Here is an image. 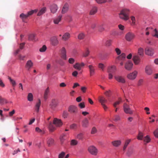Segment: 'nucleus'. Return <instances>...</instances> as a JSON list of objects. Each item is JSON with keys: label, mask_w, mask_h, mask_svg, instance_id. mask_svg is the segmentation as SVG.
I'll list each match as a JSON object with an SVG mask.
<instances>
[{"label": "nucleus", "mask_w": 158, "mask_h": 158, "mask_svg": "<svg viewBox=\"0 0 158 158\" xmlns=\"http://www.w3.org/2000/svg\"><path fill=\"white\" fill-rule=\"evenodd\" d=\"M137 74V71L135 70L133 72L128 74L127 75V77L129 80H133L136 78Z\"/></svg>", "instance_id": "nucleus-6"}, {"label": "nucleus", "mask_w": 158, "mask_h": 158, "mask_svg": "<svg viewBox=\"0 0 158 158\" xmlns=\"http://www.w3.org/2000/svg\"><path fill=\"white\" fill-rule=\"evenodd\" d=\"M122 101V98H118V101H116L113 104L114 107L116 108L117 105H118Z\"/></svg>", "instance_id": "nucleus-38"}, {"label": "nucleus", "mask_w": 158, "mask_h": 158, "mask_svg": "<svg viewBox=\"0 0 158 158\" xmlns=\"http://www.w3.org/2000/svg\"><path fill=\"white\" fill-rule=\"evenodd\" d=\"M111 143L114 147H118L121 145V142L120 140H115L112 141Z\"/></svg>", "instance_id": "nucleus-24"}, {"label": "nucleus", "mask_w": 158, "mask_h": 158, "mask_svg": "<svg viewBox=\"0 0 158 158\" xmlns=\"http://www.w3.org/2000/svg\"><path fill=\"white\" fill-rule=\"evenodd\" d=\"M70 37V34L68 32H66L62 36V39L64 41H66L69 40Z\"/></svg>", "instance_id": "nucleus-21"}, {"label": "nucleus", "mask_w": 158, "mask_h": 158, "mask_svg": "<svg viewBox=\"0 0 158 158\" xmlns=\"http://www.w3.org/2000/svg\"><path fill=\"white\" fill-rule=\"evenodd\" d=\"M73 68L78 70H81V68L80 65V63H77L73 65Z\"/></svg>", "instance_id": "nucleus-39"}, {"label": "nucleus", "mask_w": 158, "mask_h": 158, "mask_svg": "<svg viewBox=\"0 0 158 158\" xmlns=\"http://www.w3.org/2000/svg\"><path fill=\"white\" fill-rule=\"evenodd\" d=\"M88 150L89 152L92 155L96 156L98 154V149L94 146H90L88 148Z\"/></svg>", "instance_id": "nucleus-4"}, {"label": "nucleus", "mask_w": 158, "mask_h": 158, "mask_svg": "<svg viewBox=\"0 0 158 158\" xmlns=\"http://www.w3.org/2000/svg\"><path fill=\"white\" fill-rule=\"evenodd\" d=\"M145 54L149 56H152L154 53V50L151 48L147 47L145 50Z\"/></svg>", "instance_id": "nucleus-8"}, {"label": "nucleus", "mask_w": 158, "mask_h": 158, "mask_svg": "<svg viewBox=\"0 0 158 158\" xmlns=\"http://www.w3.org/2000/svg\"><path fill=\"white\" fill-rule=\"evenodd\" d=\"M145 72L148 75H150L152 73V70L151 67L149 65L147 66L145 69Z\"/></svg>", "instance_id": "nucleus-17"}, {"label": "nucleus", "mask_w": 158, "mask_h": 158, "mask_svg": "<svg viewBox=\"0 0 158 158\" xmlns=\"http://www.w3.org/2000/svg\"><path fill=\"white\" fill-rule=\"evenodd\" d=\"M131 139H128V140H126V141L125 142V143L124 145L123 148V150H125L128 144H129V143L131 142Z\"/></svg>", "instance_id": "nucleus-43"}, {"label": "nucleus", "mask_w": 158, "mask_h": 158, "mask_svg": "<svg viewBox=\"0 0 158 158\" xmlns=\"http://www.w3.org/2000/svg\"><path fill=\"white\" fill-rule=\"evenodd\" d=\"M133 63L132 61L130 60H128L126 61L124 64V68L127 71L131 70L133 67Z\"/></svg>", "instance_id": "nucleus-5"}, {"label": "nucleus", "mask_w": 158, "mask_h": 158, "mask_svg": "<svg viewBox=\"0 0 158 158\" xmlns=\"http://www.w3.org/2000/svg\"><path fill=\"white\" fill-rule=\"evenodd\" d=\"M79 106L81 109L85 107V106L84 102H82L80 103L78 105Z\"/></svg>", "instance_id": "nucleus-61"}, {"label": "nucleus", "mask_w": 158, "mask_h": 158, "mask_svg": "<svg viewBox=\"0 0 158 158\" xmlns=\"http://www.w3.org/2000/svg\"><path fill=\"white\" fill-rule=\"evenodd\" d=\"M51 44L53 46L57 45L59 43L58 38L56 36H53L50 39Z\"/></svg>", "instance_id": "nucleus-10"}, {"label": "nucleus", "mask_w": 158, "mask_h": 158, "mask_svg": "<svg viewBox=\"0 0 158 158\" xmlns=\"http://www.w3.org/2000/svg\"><path fill=\"white\" fill-rule=\"evenodd\" d=\"M89 53V51L88 48H87L85 51L83 53V56L86 57L87 56Z\"/></svg>", "instance_id": "nucleus-45"}, {"label": "nucleus", "mask_w": 158, "mask_h": 158, "mask_svg": "<svg viewBox=\"0 0 158 158\" xmlns=\"http://www.w3.org/2000/svg\"><path fill=\"white\" fill-rule=\"evenodd\" d=\"M61 57L64 60L67 59L66 51L65 48L64 47L63 48L61 49Z\"/></svg>", "instance_id": "nucleus-19"}, {"label": "nucleus", "mask_w": 158, "mask_h": 158, "mask_svg": "<svg viewBox=\"0 0 158 158\" xmlns=\"http://www.w3.org/2000/svg\"><path fill=\"white\" fill-rule=\"evenodd\" d=\"M77 141L75 139H72L71 142V145H75L77 144Z\"/></svg>", "instance_id": "nucleus-52"}, {"label": "nucleus", "mask_w": 158, "mask_h": 158, "mask_svg": "<svg viewBox=\"0 0 158 158\" xmlns=\"http://www.w3.org/2000/svg\"><path fill=\"white\" fill-rule=\"evenodd\" d=\"M48 127L49 131L51 132H53L56 130V127L51 122H50L48 126Z\"/></svg>", "instance_id": "nucleus-29"}, {"label": "nucleus", "mask_w": 158, "mask_h": 158, "mask_svg": "<svg viewBox=\"0 0 158 158\" xmlns=\"http://www.w3.org/2000/svg\"><path fill=\"white\" fill-rule=\"evenodd\" d=\"M49 92V88L48 87L45 90L44 94V98L45 100H46L48 98V95Z\"/></svg>", "instance_id": "nucleus-34"}, {"label": "nucleus", "mask_w": 158, "mask_h": 158, "mask_svg": "<svg viewBox=\"0 0 158 158\" xmlns=\"http://www.w3.org/2000/svg\"><path fill=\"white\" fill-rule=\"evenodd\" d=\"M123 110L126 114H132L134 112V110L131 109L129 105L126 103H124L123 104Z\"/></svg>", "instance_id": "nucleus-2"}, {"label": "nucleus", "mask_w": 158, "mask_h": 158, "mask_svg": "<svg viewBox=\"0 0 158 158\" xmlns=\"http://www.w3.org/2000/svg\"><path fill=\"white\" fill-rule=\"evenodd\" d=\"M126 57V54L124 53H122L117 57V59L119 61H123L125 59Z\"/></svg>", "instance_id": "nucleus-25"}, {"label": "nucleus", "mask_w": 158, "mask_h": 158, "mask_svg": "<svg viewBox=\"0 0 158 158\" xmlns=\"http://www.w3.org/2000/svg\"><path fill=\"white\" fill-rule=\"evenodd\" d=\"M62 15H59L57 17L53 19V23L55 24H57L61 21Z\"/></svg>", "instance_id": "nucleus-20"}, {"label": "nucleus", "mask_w": 158, "mask_h": 158, "mask_svg": "<svg viewBox=\"0 0 158 158\" xmlns=\"http://www.w3.org/2000/svg\"><path fill=\"white\" fill-rule=\"evenodd\" d=\"M40 105L41 101L40 99H39L38 101L36 103L35 106V110L37 112L39 111Z\"/></svg>", "instance_id": "nucleus-28"}, {"label": "nucleus", "mask_w": 158, "mask_h": 158, "mask_svg": "<svg viewBox=\"0 0 158 158\" xmlns=\"http://www.w3.org/2000/svg\"><path fill=\"white\" fill-rule=\"evenodd\" d=\"M53 124L56 127H60L62 125V123L61 120L55 118L53 121Z\"/></svg>", "instance_id": "nucleus-14"}, {"label": "nucleus", "mask_w": 158, "mask_h": 158, "mask_svg": "<svg viewBox=\"0 0 158 158\" xmlns=\"http://www.w3.org/2000/svg\"><path fill=\"white\" fill-rule=\"evenodd\" d=\"M98 100L102 105L104 104V103L107 102V100L105 98L102 96H100L99 97Z\"/></svg>", "instance_id": "nucleus-31"}, {"label": "nucleus", "mask_w": 158, "mask_h": 158, "mask_svg": "<svg viewBox=\"0 0 158 158\" xmlns=\"http://www.w3.org/2000/svg\"><path fill=\"white\" fill-rule=\"evenodd\" d=\"M143 135H144L142 132L139 131L137 136V139L139 140H142L143 138Z\"/></svg>", "instance_id": "nucleus-37"}, {"label": "nucleus", "mask_w": 158, "mask_h": 158, "mask_svg": "<svg viewBox=\"0 0 158 158\" xmlns=\"http://www.w3.org/2000/svg\"><path fill=\"white\" fill-rule=\"evenodd\" d=\"M115 51L117 55H119L121 53V51L118 48H116L115 49Z\"/></svg>", "instance_id": "nucleus-63"}, {"label": "nucleus", "mask_w": 158, "mask_h": 158, "mask_svg": "<svg viewBox=\"0 0 158 158\" xmlns=\"http://www.w3.org/2000/svg\"><path fill=\"white\" fill-rule=\"evenodd\" d=\"M8 78L9 80L10 83H11L12 86H15L16 85L15 81L14 80L12 79L11 77H8Z\"/></svg>", "instance_id": "nucleus-47"}, {"label": "nucleus", "mask_w": 158, "mask_h": 158, "mask_svg": "<svg viewBox=\"0 0 158 158\" xmlns=\"http://www.w3.org/2000/svg\"><path fill=\"white\" fill-rule=\"evenodd\" d=\"M65 155V153L64 152H61L58 156V158H63Z\"/></svg>", "instance_id": "nucleus-62"}, {"label": "nucleus", "mask_w": 158, "mask_h": 158, "mask_svg": "<svg viewBox=\"0 0 158 158\" xmlns=\"http://www.w3.org/2000/svg\"><path fill=\"white\" fill-rule=\"evenodd\" d=\"M7 103V101L5 98L0 97V103L2 105H3Z\"/></svg>", "instance_id": "nucleus-41"}, {"label": "nucleus", "mask_w": 158, "mask_h": 158, "mask_svg": "<svg viewBox=\"0 0 158 158\" xmlns=\"http://www.w3.org/2000/svg\"><path fill=\"white\" fill-rule=\"evenodd\" d=\"M129 10L124 9L122 10L119 14L120 18L123 19L127 20L129 19Z\"/></svg>", "instance_id": "nucleus-1"}, {"label": "nucleus", "mask_w": 158, "mask_h": 158, "mask_svg": "<svg viewBox=\"0 0 158 158\" xmlns=\"http://www.w3.org/2000/svg\"><path fill=\"white\" fill-rule=\"evenodd\" d=\"M138 53L140 56H143V49L142 48H140L138 50Z\"/></svg>", "instance_id": "nucleus-44"}, {"label": "nucleus", "mask_w": 158, "mask_h": 158, "mask_svg": "<svg viewBox=\"0 0 158 158\" xmlns=\"http://www.w3.org/2000/svg\"><path fill=\"white\" fill-rule=\"evenodd\" d=\"M112 41L111 40H109L106 41L105 43L106 45L107 46H109L111 44Z\"/></svg>", "instance_id": "nucleus-49"}, {"label": "nucleus", "mask_w": 158, "mask_h": 158, "mask_svg": "<svg viewBox=\"0 0 158 158\" xmlns=\"http://www.w3.org/2000/svg\"><path fill=\"white\" fill-rule=\"evenodd\" d=\"M116 70V67L114 65H113L108 68V73H114Z\"/></svg>", "instance_id": "nucleus-22"}, {"label": "nucleus", "mask_w": 158, "mask_h": 158, "mask_svg": "<svg viewBox=\"0 0 158 158\" xmlns=\"http://www.w3.org/2000/svg\"><path fill=\"white\" fill-rule=\"evenodd\" d=\"M65 136L66 134H63L60 137V140L61 141V143L62 144L63 143L64 140L65 139Z\"/></svg>", "instance_id": "nucleus-46"}, {"label": "nucleus", "mask_w": 158, "mask_h": 158, "mask_svg": "<svg viewBox=\"0 0 158 158\" xmlns=\"http://www.w3.org/2000/svg\"><path fill=\"white\" fill-rule=\"evenodd\" d=\"M77 128V124L73 123L70 126V128L73 129H76Z\"/></svg>", "instance_id": "nucleus-53"}, {"label": "nucleus", "mask_w": 158, "mask_h": 158, "mask_svg": "<svg viewBox=\"0 0 158 158\" xmlns=\"http://www.w3.org/2000/svg\"><path fill=\"white\" fill-rule=\"evenodd\" d=\"M131 20L132 21V25H135V17L133 16H132L131 17Z\"/></svg>", "instance_id": "nucleus-64"}, {"label": "nucleus", "mask_w": 158, "mask_h": 158, "mask_svg": "<svg viewBox=\"0 0 158 158\" xmlns=\"http://www.w3.org/2000/svg\"><path fill=\"white\" fill-rule=\"evenodd\" d=\"M114 121H116L120 120V117L119 115H115L114 117Z\"/></svg>", "instance_id": "nucleus-55"}, {"label": "nucleus", "mask_w": 158, "mask_h": 158, "mask_svg": "<svg viewBox=\"0 0 158 158\" xmlns=\"http://www.w3.org/2000/svg\"><path fill=\"white\" fill-rule=\"evenodd\" d=\"M85 36V35L84 33H81L78 35V38L79 40H81L84 39Z\"/></svg>", "instance_id": "nucleus-42"}, {"label": "nucleus", "mask_w": 158, "mask_h": 158, "mask_svg": "<svg viewBox=\"0 0 158 158\" xmlns=\"http://www.w3.org/2000/svg\"><path fill=\"white\" fill-rule=\"evenodd\" d=\"M38 10L37 9H36L34 10H32L29 11H28L27 12V15L28 17L32 15L33 14L36 13L37 12H38Z\"/></svg>", "instance_id": "nucleus-32"}, {"label": "nucleus", "mask_w": 158, "mask_h": 158, "mask_svg": "<svg viewBox=\"0 0 158 158\" xmlns=\"http://www.w3.org/2000/svg\"><path fill=\"white\" fill-rule=\"evenodd\" d=\"M69 9V5L68 3L66 2L64 5L62 9L61 13L64 14L68 12Z\"/></svg>", "instance_id": "nucleus-16"}, {"label": "nucleus", "mask_w": 158, "mask_h": 158, "mask_svg": "<svg viewBox=\"0 0 158 158\" xmlns=\"http://www.w3.org/2000/svg\"><path fill=\"white\" fill-rule=\"evenodd\" d=\"M83 135L82 133H80L77 136V138L80 140H81L83 138Z\"/></svg>", "instance_id": "nucleus-50"}, {"label": "nucleus", "mask_w": 158, "mask_h": 158, "mask_svg": "<svg viewBox=\"0 0 158 158\" xmlns=\"http://www.w3.org/2000/svg\"><path fill=\"white\" fill-rule=\"evenodd\" d=\"M90 76L93 75L95 73V66L93 65H89L88 66Z\"/></svg>", "instance_id": "nucleus-11"}, {"label": "nucleus", "mask_w": 158, "mask_h": 158, "mask_svg": "<svg viewBox=\"0 0 158 158\" xmlns=\"http://www.w3.org/2000/svg\"><path fill=\"white\" fill-rule=\"evenodd\" d=\"M19 17L23 22L26 23V19L28 18L27 14H25L23 13H22L20 15Z\"/></svg>", "instance_id": "nucleus-23"}, {"label": "nucleus", "mask_w": 158, "mask_h": 158, "mask_svg": "<svg viewBox=\"0 0 158 158\" xmlns=\"http://www.w3.org/2000/svg\"><path fill=\"white\" fill-rule=\"evenodd\" d=\"M132 59L135 64L136 65L138 64L141 61L140 57L139 56L136 55L133 56Z\"/></svg>", "instance_id": "nucleus-13"}, {"label": "nucleus", "mask_w": 158, "mask_h": 158, "mask_svg": "<svg viewBox=\"0 0 158 158\" xmlns=\"http://www.w3.org/2000/svg\"><path fill=\"white\" fill-rule=\"evenodd\" d=\"M47 49L45 45H44L43 47L40 48V51L41 52H45Z\"/></svg>", "instance_id": "nucleus-51"}, {"label": "nucleus", "mask_w": 158, "mask_h": 158, "mask_svg": "<svg viewBox=\"0 0 158 158\" xmlns=\"http://www.w3.org/2000/svg\"><path fill=\"white\" fill-rule=\"evenodd\" d=\"M35 35L34 34H31L28 36V40L30 41H35L36 40L35 38Z\"/></svg>", "instance_id": "nucleus-33"}, {"label": "nucleus", "mask_w": 158, "mask_h": 158, "mask_svg": "<svg viewBox=\"0 0 158 158\" xmlns=\"http://www.w3.org/2000/svg\"><path fill=\"white\" fill-rule=\"evenodd\" d=\"M114 78L119 82L124 83L126 82L124 78L122 76L119 75L115 76L114 77Z\"/></svg>", "instance_id": "nucleus-12"}, {"label": "nucleus", "mask_w": 158, "mask_h": 158, "mask_svg": "<svg viewBox=\"0 0 158 158\" xmlns=\"http://www.w3.org/2000/svg\"><path fill=\"white\" fill-rule=\"evenodd\" d=\"M58 104V101L57 99H52L49 102V107L52 110H54L57 106Z\"/></svg>", "instance_id": "nucleus-3"}, {"label": "nucleus", "mask_w": 158, "mask_h": 158, "mask_svg": "<svg viewBox=\"0 0 158 158\" xmlns=\"http://www.w3.org/2000/svg\"><path fill=\"white\" fill-rule=\"evenodd\" d=\"M33 66V63L31 60H28L26 63L25 65V68L27 70L29 71L30 68L32 67Z\"/></svg>", "instance_id": "nucleus-18"}, {"label": "nucleus", "mask_w": 158, "mask_h": 158, "mask_svg": "<svg viewBox=\"0 0 158 158\" xmlns=\"http://www.w3.org/2000/svg\"><path fill=\"white\" fill-rule=\"evenodd\" d=\"M143 140L145 142V144H146L150 142L151 139L149 135H147L143 138Z\"/></svg>", "instance_id": "nucleus-27"}, {"label": "nucleus", "mask_w": 158, "mask_h": 158, "mask_svg": "<svg viewBox=\"0 0 158 158\" xmlns=\"http://www.w3.org/2000/svg\"><path fill=\"white\" fill-rule=\"evenodd\" d=\"M69 115L68 113L66 111H64L63 113L62 116L64 118H67Z\"/></svg>", "instance_id": "nucleus-56"}, {"label": "nucleus", "mask_w": 158, "mask_h": 158, "mask_svg": "<svg viewBox=\"0 0 158 158\" xmlns=\"http://www.w3.org/2000/svg\"><path fill=\"white\" fill-rule=\"evenodd\" d=\"M97 11V8L96 6L93 7L90 11L89 14L93 15L95 14Z\"/></svg>", "instance_id": "nucleus-30"}, {"label": "nucleus", "mask_w": 158, "mask_h": 158, "mask_svg": "<svg viewBox=\"0 0 158 158\" xmlns=\"http://www.w3.org/2000/svg\"><path fill=\"white\" fill-rule=\"evenodd\" d=\"M58 8V7L57 5L55 4H52L50 6L51 11L53 14H54L56 12Z\"/></svg>", "instance_id": "nucleus-15"}, {"label": "nucleus", "mask_w": 158, "mask_h": 158, "mask_svg": "<svg viewBox=\"0 0 158 158\" xmlns=\"http://www.w3.org/2000/svg\"><path fill=\"white\" fill-rule=\"evenodd\" d=\"M98 67L99 68L101 69L102 70H103L104 68V65L103 64L100 63L98 64Z\"/></svg>", "instance_id": "nucleus-60"}, {"label": "nucleus", "mask_w": 158, "mask_h": 158, "mask_svg": "<svg viewBox=\"0 0 158 158\" xmlns=\"http://www.w3.org/2000/svg\"><path fill=\"white\" fill-rule=\"evenodd\" d=\"M98 31L100 32H102L104 30V28L103 27V25H100L98 27Z\"/></svg>", "instance_id": "nucleus-57"}, {"label": "nucleus", "mask_w": 158, "mask_h": 158, "mask_svg": "<svg viewBox=\"0 0 158 158\" xmlns=\"http://www.w3.org/2000/svg\"><path fill=\"white\" fill-rule=\"evenodd\" d=\"M27 100L30 102L32 101L33 100V95L31 93L28 94L27 96Z\"/></svg>", "instance_id": "nucleus-40"}, {"label": "nucleus", "mask_w": 158, "mask_h": 158, "mask_svg": "<svg viewBox=\"0 0 158 158\" xmlns=\"http://www.w3.org/2000/svg\"><path fill=\"white\" fill-rule=\"evenodd\" d=\"M46 11V8L45 7L42 8L38 12L37 15L38 16H40L45 13Z\"/></svg>", "instance_id": "nucleus-26"}, {"label": "nucleus", "mask_w": 158, "mask_h": 158, "mask_svg": "<svg viewBox=\"0 0 158 158\" xmlns=\"http://www.w3.org/2000/svg\"><path fill=\"white\" fill-rule=\"evenodd\" d=\"M89 121L87 118H85L82 121V126L85 127H86L88 126Z\"/></svg>", "instance_id": "nucleus-36"}, {"label": "nucleus", "mask_w": 158, "mask_h": 158, "mask_svg": "<svg viewBox=\"0 0 158 158\" xmlns=\"http://www.w3.org/2000/svg\"><path fill=\"white\" fill-rule=\"evenodd\" d=\"M35 131L38 132L40 133L41 134H44V131H42L38 127L35 128Z\"/></svg>", "instance_id": "nucleus-54"}, {"label": "nucleus", "mask_w": 158, "mask_h": 158, "mask_svg": "<svg viewBox=\"0 0 158 158\" xmlns=\"http://www.w3.org/2000/svg\"><path fill=\"white\" fill-rule=\"evenodd\" d=\"M111 91L110 90L106 91L104 93L105 95L107 97H110L111 95Z\"/></svg>", "instance_id": "nucleus-48"}, {"label": "nucleus", "mask_w": 158, "mask_h": 158, "mask_svg": "<svg viewBox=\"0 0 158 158\" xmlns=\"http://www.w3.org/2000/svg\"><path fill=\"white\" fill-rule=\"evenodd\" d=\"M68 111L71 114H76L78 112L77 107L74 105H71L68 108Z\"/></svg>", "instance_id": "nucleus-7"}, {"label": "nucleus", "mask_w": 158, "mask_h": 158, "mask_svg": "<svg viewBox=\"0 0 158 158\" xmlns=\"http://www.w3.org/2000/svg\"><path fill=\"white\" fill-rule=\"evenodd\" d=\"M134 34L131 32H128L125 36V38L128 41H131L134 38Z\"/></svg>", "instance_id": "nucleus-9"}, {"label": "nucleus", "mask_w": 158, "mask_h": 158, "mask_svg": "<svg viewBox=\"0 0 158 158\" xmlns=\"http://www.w3.org/2000/svg\"><path fill=\"white\" fill-rule=\"evenodd\" d=\"M95 1L98 4H102L106 2V0H95Z\"/></svg>", "instance_id": "nucleus-58"}, {"label": "nucleus", "mask_w": 158, "mask_h": 158, "mask_svg": "<svg viewBox=\"0 0 158 158\" xmlns=\"http://www.w3.org/2000/svg\"><path fill=\"white\" fill-rule=\"evenodd\" d=\"M54 140L52 138H49L47 139V143L49 146L52 145L54 144Z\"/></svg>", "instance_id": "nucleus-35"}, {"label": "nucleus", "mask_w": 158, "mask_h": 158, "mask_svg": "<svg viewBox=\"0 0 158 158\" xmlns=\"http://www.w3.org/2000/svg\"><path fill=\"white\" fill-rule=\"evenodd\" d=\"M153 134L156 137L158 138V128L154 131Z\"/></svg>", "instance_id": "nucleus-59"}]
</instances>
